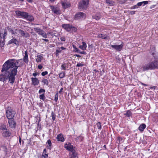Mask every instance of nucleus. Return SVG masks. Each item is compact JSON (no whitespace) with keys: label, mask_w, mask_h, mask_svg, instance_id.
<instances>
[{"label":"nucleus","mask_w":158,"mask_h":158,"mask_svg":"<svg viewBox=\"0 0 158 158\" xmlns=\"http://www.w3.org/2000/svg\"><path fill=\"white\" fill-rule=\"evenodd\" d=\"M22 60V59H11L6 61L2 66L0 81L5 83L6 81L8 80L10 83L13 84L15 81V77L17 73V69L20 67L19 65V62Z\"/></svg>","instance_id":"1"},{"label":"nucleus","mask_w":158,"mask_h":158,"mask_svg":"<svg viewBox=\"0 0 158 158\" xmlns=\"http://www.w3.org/2000/svg\"><path fill=\"white\" fill-rule=\"evenodd\" d=\"M153 58L154 60L142 66V70L143 71L158 69V56Z\"/></svg>","instance_id":"2"},{"label":"nucleus","mask_w":158,"mask_h":158,"mask_svg":"<svg viewBox=\"0 0 158 158\" xmlns=\"http://www.w3.org/2000/svg\"><path fill=\"white\" fill-rule=\"evenodd\" d=\"M6 116L8 119L14 118L15 112L13 110L11 107H8L6 109Z\"/></svg>","instance_id":"3"},{"label":"nucleus","mask_w":158,"mask_h":158,"mask_svg":"<svg viewBox=\"0 0 158 158\" xmlns=\"http://www.w3.org/2000/svg\"><path fill=\"white\" fill-rule=\"evenodd\" d=\"M89 2V0H83L80 1L78 4L79 9L86 10L88 6Z\"/></svg>","instance_id":"4"},{"label":"nucleus","mask_w":158,"mask_h":158,"mask_svg":"<svg viewBox=\"0 0 158 158\" xmlns=\"http://www.w3.org/2000/svg\"><path fill=\"white\" fill-rule=\"evenodd\" d=\"M86 17V15L83 12H78L76 13L74 17L75 20H79L85 19Z\"/></svg>","instance_id":"5"},{"label":"nucleus","mask_w":158,"mask_h":158,"mask_svg":"<svg viewBox=\"0 0 158 158\" xmlns=\"http://www.w3.org/2000/svg\"><path fill=\"white\" fill-rule=\"evenodd\" d=\"M64 147L67 150L70 151V154L71 155L75 154H77L75 152V151L73 148V146L71 145V143H69L68 144H66Z\"/></svg>","instance_id":"6"},{"label":"nucleus","mask_w":158,"mask_h":158,"mask_svg":"<svg viewBox=\"0 0 158 158\" xmlns=\"http://www.w3.org/2000/svg\"><path fill=\"white\" fill-rule=\"evenodd\" d=\"M15 30L18 31L19 34L20 35L21 37L27 38L30 36L29 33L26 31H24L22 30L17 28H16Z\"/></svg>","instance_id":"7"},{"label":"nucleus","mask_w":158,"mask_h":158,"mask_svg":"<svg viewBox=\"0 0 158 158\" xmlns=\"http://www.w3.org/2000/svg\"><path fill=\"white\" fill-rule=\"evenodd\" d=\"M49 6L53 12L55 14L59 15L61 14V11L58 7L52 5H50Z\"/></svg>","instance_id":"8"},{"label":"nucleus","mask_w":158,"mask_h":158,"mask_svg":"<svg viewBox=\"0 0 158 158\" xmlns=\"http://www.w3.org/2000/svg\"><path fill=\"white\" fill-rule=\"evenodd\" d=\"M124 44L123 42H122L121 44L119 45H112L110 44V46L112 48L114 49L118 52L121 51L123 47Z\"/></svg>","instance_id":"9"},{"label":"nucleus","mask_w":158,"mask_h":158,"mask_svg":"<svg viewBox=\"0 0 158 158\" xmlns=\"http://www.w3.org/2000/svg\"><path fill=\"white\" fill-rule=\"evenodd\" d=\"M149 52L151 53L153 57L158 56V54L156 51V48L154 46H150Z\"/></svg>","instance_id":"10"},{"label":"nucleus","mask_w":158,"mask_h":158,"mask_svg":"<svg viewBox=\"0 0 158 158\" xmlns=\"http://www.w3.org/2000/svg\"><path fill=\"white\" fill-rule=\"evenodd\" d=\"M8 123L10 127L12 128L15 127L16 123L14 120V118L8 119Z\"/></svg>","instance_id":"11"},{"label":"nucleus","mask_w":158,"mask_h":158,"mask_svg":"<svg viewBox=\"0 0 158 158\" xmlns=\"http://www.w3.org/2000/svg\"><path fill=\"white\" fill-rule=\"evenodd\" d=\"M12 44H14L15 45L18 47L19 45V41L15 38H13L10 40L8 42L7 45Z\"/></svg>","instance_id":"12"},{"label":"nucleus","mask_w":158,"mask_h":158,"mask_svg":"<svg viewBox=\"0 0 158 158\" xmlns=\"http://www.w3.org/2000/svg\"><path fill=\"white\" fill-rule=\"evenodd\" d=\"M72 24H64L62 25V27L67 32H70V29Z\"/></svg>","instance_id":"13"},{"label":"nucleus","mask_w":158,"mask_h":158,"mask_svg":"<svg viewBox=\"0 0 158 158\" xmlns=\"http://www.w3.org/2000/svg\"><path fill=\"white\" fill-rule=\"evenodd\" d=\"M31 83L34 86L38 85L39 83V81L36 77H32L31 78Z\"/></svg>","instance_id":"14"},{"label":"nucleus","mask_w":158,"mask_h":158,"mask_svg":"<svg viewBox=\"0 0 158 158\" xmlns=\"http://www.w3.org/2000/svg\"><path fill=\"white\" fill-rule=\"evenodd\" d=\"M24 54L25 55L24 56H23V60L25 63L27 64L28 63L29 60L28 56V52L27 50L25 52Z\"/></svg>","instance_id":"15"},{"label":"nucleus","mask_w":158,"mask_h":158,"mask_svg":"<svg viewBox=\"0 0 158 158\" xmlns=\"http://www.w3.org/2000/svg\"><path fill=\"white\" fill-rule=\"evenodd\" d=\"M2 135L4 137H9L10 136L11 133L9 131V130L6 129L5 131L3 132Z\"/></svg>","instance_id":"16"},{"label":"nucleus","mask_w":158,"mask_h":158,"mask_svg":"<svg viewBox=\"0 0 158 158\" xmlns=\"http://www.w3.org/2000/svg\"><path fill=\"white\" fill-rule=\"evenodd\" d=\"M73 47L74 48V51L76 52L79 53L81 54L85 55L86 54V52L85 51L81 52L80 50H79L76 47L75 45H73Z\"/></svg>","instance_id":"17"},{"label":"nucleus","mask_w":158,"mask_h":158,"mask_svg":"<svg viewBox=\"0 0 158 158\" xmlns=\"http://www.w3.org/2000/svg\"><path fill=\"white\" fill-rule=\"evenodd\" d=\"M108 36L106 34H99L97 36L98 38H102L105 40L108 39Z\"/></svg>","instance_id":"18"},{"label":"nucleus","mask_w":158,"mask_h":158,"mask_svg":"<svg viewBox=\"0 0 158 158\" xmlns=\"http://www.w3.org/2000/svg\"><path fill=\"white\" fill-rule=\"evenodd\" d=\"M2 33H0V35H1L0 36V47L1 48H4V46L5 44V39L2 40V37L1 35Z\"/></svg>","instance_id":"19"},{"label":"nucleus","mask_w":158,"mask_h":158,"mask_svg":"<svg viewBox=\"0 0 158 158\" xmlns=\"http://www.w3.org/2000/svg\"><path fill=\"white\" fill-rule=\"evenodd\" d=\"M58 48V49H56V56H58L59 53L61 52L62 50L66 49V48L63 47H61L60 48Z\"/></svg>","instance_id":"20"},{"label":"nucleus","mask_w":158,"mask_h":158,"mask_svg":"<svg viewBox=\"0 0 158 158\" xmlns=\"http://www.w3.org/2000/svg\"><path fill=\"white\" fill-rule=\"evenodd\" d=\"M146 127V125L145 124H141L138 127V129L140 131L142 132L143 131Z\"/></svg>","instance_id":"21"},{"label":"nucleus","mask_w":158,"mask_h":158,"mask_svg":"<svg viewBox=\"0 0 158 158\" xmlns=\"http://www.w3.org/2000/svg\"><path fill=\"white\" fill-rule=\"evenodd\" d=\"M62 69L65 70H68L67 68H69V64L68 63H63L61 66Z\"/></svg>","instance_id":"22"},{"label":"nucleus","mask_w":158,"mask_h":158,"mask_svg":"<svg viewBox=\"0 0 158 158\" xmlns=\"http://www.w3.org/2000/svg\"><path fill=\"white\" fill-rule=\"evenodd\" d=\"M82 45H80L79 46V48L81 49H82L83 50H85L86 49V48L87 47L86 44L84 42H82Z\"/></svg>","instance_id":"23"},{"label":"nucleus","mask_w":158,"mask_h":158,"mask_svg":"<svg viewBox=\"0 0 158 158\" xmlns=\"http://www.w3.org/2000/svg\"><path fill=\"white\" fill-rule=\"evenodd\" d=\"M34 30L39 35H41L42 32H44V31L38 27H35L34 28Z\"/></svg>","instance_id":"24"},{"label":"nucleus","mask_w":158,"mask_h":158,"mask_svg":"<svg viewBox=\"0 0 158 158\" xmlns=\"http://www.w3.org/2000/svg\"><path fill=\"white\" fill-rule=\"evenodd\" d=\"M148 1H144L143 2H139L137 3V5L138 6H140L142 5L143 6H144L145 5L148 4Z\"/></svg>","instance_id":"25"},{"label":"nucleus","mask_w":158,"mask_h":158,"mask_svg":"<svg viewBox=\"0 0 158 158\" xmlns=\"http://www.w3.org/2000/svg\"><path fill=\"white\" fill-rule=\"evenodd\" d=\"M37 58L35 60L38 63L41 61L43 59V57L41 55H38L37 56Z\"/></svg>","instance_id":"26"},{"label":"nucleus","mask_w":158,"mask_h":158,"mask_svg":"<svg viewBox=\"0 0 158 158\" xmlns=\"http://www.w3.org/2000/svg\"><path fill=\"white\" fill-rule=\"evenodd\" d=\"M77 27L73 26L72 25L71 26L70 29V32H72V33L74 32L76 33L77 32Z\"/></svg>","instance_id":"27"},{"label":"nucleus","mask_w":158,"mask_h":158,"mask_svg":"<svg viewBox=\"0 0 158 158\" xmlns=\"http://www.w3.org/2000/svg\"><path fill=\"white\" fill-rule=\"evenodd\" d=\"M28 16V13L22 11L21 17L26 19Z\"/></svg>","instance_id":"28"},{"label":"nucleus","mask_w":158,"mask_h":158,"mask_svg":"<svg viewBox=\"0 0 158 158\" xmlns=\"http://www.w3.org/2000/svg\"><path fill=\"white\" fill-rule=\"evenodd\" d=\"M11 27L8 26L6 27L7 29L8 30V31L10 32L12 34L15 35L17 33L16 32H15L14 30L10 28Z\"/></svg>","instance_id":"29"},{"label":"nucleus","mask_w":158,"mask_h":158,"mask_svg":"<svg viewBox=\"0 0 158 158\" xmlns=\"http://www.w3.org/2000/svg\"><path fill=\"white\" fill-rule=\"evenodd\" d=\"M42 157H44L45 158H47L48 157V153L46 150L45 149L44 150L42 154Z\"/></svg>","instance_id":"30"},{"label":"nucleus","mask_w":158,"mask_h":158,"mask_svg":"<svg viewBox=\"0 0 158 158\" xmlns=\"http://www.w3.org/2000/svg\"><path fill=\"white\" fill-rule=\"evenodd\" d=\"M106 2L110 6H113L114 4V2L112 0H106Z\"/></svg>","instance_id":"31"},{"label":"nucleus","mask_w":158,"mask_h":158,"mask_svg":"<svg viewBox=\"0 0 158 158\" xmlns=\"http://www.w3.org/2000/svg\"><path fill=\"white\" fill-rule=\"evenodd\" d=\"M26 19H27L28 20L31 22L33 21L34 20L33 16L31 15H29L28 14L27 18Z\"/></svg>","instance_id":"32"},{"label":"nucleus","mask_w":158,"mask_h":158,"mask_svg":"<svg viewBox=\"0 0 158 158\" xmlns=\"http://www.w3.org/2000/svg\"><path fill=\"white\" fill-rule=\"evenodd\" d=\"M41 82L44 84V85H46L47 86H48V85L49 82L47 79H42Z\"/></svg>","instance_id":"33"},{"label":"nucleus","mask_w":158,"mask_h":158,"mask_svg":"<svg viewBox=\"0 0 158 158\" xmlns=\"http://www.w3.org/2000/svg\"><path fill=\"white\" fill-rule=\"evenodd\" d=\"M124 115H126L127 117H130L132 115V114L130 110H128L127 111L126 113L124 114Z\"/></svg>","instance_id":"34"},{"label":"nucleus","mask_w":158,"mask_h":158,"mask_svg":"<svg viewBox=\"0 0 158 158\" xmlns=\"http://www.w3.org/2000/svg\"><path fill=\"white\" fill-rule=\"evenodd\" d=\"M101 18V15H99L98 16L94 15L92 16V18L97 20H99Z\"/></svg>","instance_id":"35"},{"label":"nucleus","mask_w":158,"mask_h":158,"mask_svg":"<svg viewBox=\"0 0 158 158\" xmlns=\"http://www.w3.org/2000/svg\"><path fill=\"white\" fill-rule=\"evenodd\" d=\"M47 143L48 144V145H47V147H48V148L50 150L51 149V146L52 145V143L51 140L50 139H49L48 140Z\"/></svg>","instance_id":"36"},{"label":"nucleus","mask_w":158,"mask_h":158,"mask_svg":"<svg viewBox=\"0 0 158 158\" xmlns=\"http://www.w3.org/2000/svg\"><path fill=\"white\" fill-rule=\"evenodd\" d=\"M97 127L98 128V129L99 131L100 130L102 129V124L101 122H98L96 124Z\"/></svg>","instance_id":"37"},{"label":"nucleus","mask_w":158,"mask_h":158,"mask_svg":"<svg viewBox=\"0 0 158 158\" xmlns=\"http://www.w3.org/2000/svg\"><path fill=\"white\" fill-rule=\"evenodd\" d=\"M4 33L2 37V39L3 40H4L6 39V36L7 35V31L6 29H4Z\"/></svg>","instance_id":"38"},{"label":"nucleus","mask_w":158,"mask_h":158,"mask_svg":"<svg viewBox=\"0 0 158 158\" xmlns=\"http://www.w3.org/2000/svg\"><path fill=\"white\" fill-rule=\"evenodd\" d=\"M0 129L3 131L7 129L6 125L4 124L1 125L0 127Z\"/></svg>","instance_id":"39"},{"label":"nucleus","mask_w":158,"mask_h":158,"mask_svg":"<svg viewBox=\"0 0 158 158\" xmlns=\"http://www.w3.org/2000/svg\"><path fill=\"white\" fill-rule=\"evenodd\" d=\"M16 15L18 17H21L22 11L16 10L15 11Z\"/></svg>","instance_id":"40"},{"label":"nucleus","mask_w":158,"mask_h":158,"mask_svg":"<svg viewBox=\"0 0 158 158\" xmlns=\"http://www.w3.org/2000/svg\"><path fill=\"white\" fill-rule=\"evenodd\" d=\"M65 72H62L59 74V77L60 78H62L64 77L65 76Z\"/></svg>","instance_id":"41"},{"label":"nucleus","mask_w":158,"mask_h":158,"mask_svg":"<svg viewBox=\"0 0 158 158\" xmlns=\"http://www.w3.org/2000/svg\"><path fill=\"white\" fill-rule=\"evenodd\" d=\"M31 139H24L23 140V143L24 141H27V143L28 144L31 145Z\"/></svg>","instance_id":"42"},{"label":"nucleus","mask_w":158,"mask_h":158,"mask_svg":"<svg viewBox=\"0 0 158 158\" xmlns=\"http://www.w3.org/2000/svg\"><path fill=\"white\" fill-rule=\"evenodd\" d=\"M39 98L40 99L44 101L45 98L44 94H43L40 95Z\"/></svg>","instance_id":"43"},{"label":"nucleus","mask_w":158,"mask_h":158,"mask_svg":"<svg viewBox=\"0 0 158 158\" xmlns=\"http://www.w3.org/2000/svg\"><path fill=\"white\" fill-rule=\"evenodd\" d=\"M85 65V64H83V62H82L81 63H77L76 66L77 67H79L83 66Z\"/></svg>","instance_id":"44"},{"label":"nucleus","mask_w":158,"mask_h":158,"mask_svg":"<svg viewBox=\"0 0 158 158\" xmlns=\"http://www.w3.org/2000/svg\"><path fill=\"white\" fill-rule=\"evenodd\" d=\"M51 116L52 118V119L53 121H54L56 119V114H54V112L53 111H52L51 113Z\"/></svg>","instance_id":"45"},{"label":"nucleus","mask_w":158,"mask_h":158,"mask_svg":"<svg viewBox=\"0 0 158 158\" xmlns=\"http://www.w3.org/2000/svg\"><path fill=\"white\" fill-rule=\"evenodd\" d=\"M41 35L43 37L47 38L48 36L45 32L44 31V32H42Z\"/></svg>","instance_id":"46"},{"label":"nucleus","mask_w":158,"mask_h":158,"mask_svg":"<svg viewBox=\"0 0 158 158\" xmlns=\"http://www.w3.org/2000/svg\"><path fill=\"white\" fill-rule=\"evenodd\" d=\"M56 138H64L63 134L61 133L57 135Z\"/></svg>","instance_id":"47"},{"label":"nucleus","mask_w":158,"mask_h":158,"mask_svg":"<svg viewBox=\"0 0 158 158\" xmlns=\"http://www.w3.org/2000/svg\"><path fill=\"white\" fill-rule=\"evenodd\" d=\"M45 92V90L43 89H40L39 91V94H41L42 93H44V94Z\"/></svg>","instance_id":"48"},{"label":"nucleus","mask_w":158,"mask_h":158,"mask_svg":"<svg viewBox=\"0 0 158 158\" xmlns=\"http://www.w3.org/2000/svg\"><path fill=\"white\" fill-rule=\"evenodd\" d=\"M58 94L57 93H56L55 96L54 100L56 102H57L58 100Z\"/></svg>","instance_id":"49"},{"label":"nucleus","mask_w":158,"mask_h":158,"mask_svg":"<svg viewBox=\"0 0 158 158\" xmlns=\"http://www.w3.org/2000/svg\"><path fill=\"white\" fill-rule=\"evenodd\" d=\"M2 148L3 151L6 153L7 151V149L6 147L4 146H2Z\"/></svg>","instance_id":"50"},{"label":"nucleus","mask_w":158,"mask_h":158,"mask_svg":"<svg viewBox=\"0 0 158 158\" xmlns=\"http://www.w3.org/2000/svg\"><path fill=\"white\" fill-rule=\"evenodd\" d=\"M77 154H75L71 155L70 158H77Z\"/></svg>","instance_id":"51"},{"label":"nucleus","mask_w":158,"mask_h":158,"mask_svg":"<svg viewBox=\"0 0 158 158\" xmlns=\"http://www.w3.org/2000/svg\"><path fill=\"white\" fill-rule=\"evenodd\" d=\"M138 140H135V142L136 143H138V144H140L141 142H142V139H137Z\"/></svg>","instance_id":"52"},{"label":"nucleus","mask_w":158,"mask_h":158,"mask_svg":"<svg viewBox=\"0 0 158 158\" xmlns=\"http://www.w3.org/2000/svg\"><path fill=\"white\" fill-rule=\"evenodd\" d=\"M48 73V72L47 71H45L41 73V75L42 76H44L46 75H47Z\"/></svg>","instance_id":"53"},{"label":"nucleus","mask_w":158,"mask_h":158,"mask_svg":"<svg viewBox=\"0 0 158 158\" xmlns=\"http://www.w3.org/2000/svg\"><path fill=\"white\" fill-rule=\"evenodd\" d=\"M138 8V5H137V4L133 6L131 8V9H135V8Z\"/></svg>","instance_id":"54"},{"label":"nucleus","mask_w":158,"mask_h":158,"mask_svg":"<svg viewBox=\"0 0 158 158\" xmlns=\"http://www.w3.org/2000/svg\"><path fill=\"white\" fill-rule=\"evenodd\" d=\"M41 129V125L39 124H38V127L37 128V130H40Z\"/></svg>","instance_id":"55"},{"label":"nucleus","mask_w":158,"mask_h":158,"mask_svg":"<svg viewBox=\"0 0 158 158\" xmlns=\"http://www.w3.org/2000/svg\"><path fill=\"white\" fill-rule=\"evenodd\" d=\"M142 143L143 144H144L147 143V142L146 140H145L144 139H142Z\"/></svg>","instance_id":"56"},{"label":"nucleus","mask_w":158,"mask_h":158,"mask_svg":"<svg viewBox=\"0 0 158 158\" xmlns=\"http://www.w3.org/2000/svg\"><path fill=\"white\" fill-rule=\"evenodd\" d=\"M135 11L134 10L130 11L129 13L131 15H134L135 14Z\"/></svg>","instance_id":"57"},{"label":"nucleus","mask_w":158,"mask_h":158,"mask_svg":"<svg viewBox=\"0 0 158 158\" xmlns=\"http://www.w3.org/2000/svg\"><path fill=\"white\" fill-rule=\"evenodd\" d=\"M60 40L61 41H65V37H63L60 38Z\"/></svg>","instance_id":"58"},{"label":"nucleus","mask_w":158,"mask_h":158,"mask_svg":"<svg viewBox=\"0 0 158 158\" xmlns=\"http://www.w3.org/2000/svg\"><path fill=\"white\" fill-rule=\"evenodd\" d=\"M63 44V43L61 42H58L56 44V45L57 46H59L60 45H62Z\"/></svg>","instance_id":"59"},{"label":"nucleus","mask_w":158,"mask_h":158,"mask_svg":"<svg viewBox=\"0 0 158 158\" xmlns=\"http://www.w3.org/2000/svg\"><path fill=\"white\" fill-rule=\"evenodd\" d=\"M43 67L42 66L41 64H39L38 66V68L39 69H41Z\"/></svg>","instance_id":"60"},{"label":"nucleus","mask_w":158,"mask_h":158,"mask_svg":"<svg viewBox=\"0 0 158 158\" xmlns=\"http://www.w3.org/2000/svg\"><path fill=\"white\" fill-rule=\"evenodd\" d=\"M39 74V73H37H37H34L32 75H33V76L34 77H36V76H37V74Z\"/></svg>","instance_id":"61"},{"label":"nucleus","mask_w":158,"mask_h":158,"mask_svg":"<svg viewBox=\"0 0 158 158\" xmlns=\"http://www.w3.org/2000/svg\"><path fill=\"white\" fill-rule=\"evenodd\" d=\"M58 141H60L61 142H64V141L65 139H57Z\"/></svg>","instance_id":"62"},{"label":"nucleus","mask_w":158,"mask_h":158,"mask_svg":"<svg viewBox=\"0 0 158 158\" xmlns=\"http://www.w3.org/2000/svg\"><path fill=\"white\" fill-rule=\"evenodd\" d=\"M141 85L144 86H147L148 85L146 84H145L144 83H142V82H141L140 83Z\"/></svg>","instance_id":"63"},{"label":"nucleus","mask_w":158,"mask_h":158,"mask_svg":"<svg viewBox=\"0 0 158 158\" xmlns=\"http://www.w3.org/2000/svg\"><path fill=\"white\" fill-rule=\"evenodd\" d=\"M42 40L45 41H46V42H48L49 41V40H48L46 39H42Z\"/></svg>","instance_id":"64"}]
</instances>
